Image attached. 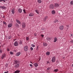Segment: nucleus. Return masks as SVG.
Masks as SVG:
<instances>
[{"label":"nucleus","mask_w":73,"mask_h":73,"mask_svg":"<svg viewBox=\"0 0 73 73\" xmlns=\"http://www.w3.org/2000/svg\"><path fill=\"white\" fill-rule=\"evenodd\" d=\"M14 64H15L14 67L15 68H18V67L20 66V63L19 61L17 60H15Z\"/></svg>","instance_id":"1"},{"label":"nucleus","mask_w":73,"mask_h":73,"mask_svg":"<svg viewBox=\"0 0 73 73\" xmlns=\"http://www.w3.org/2000/svg\"><path fill=\"white\" fill-rule=\"evenodd\" d=\"M49 8L50 9H54V5L53 4L50 5L49 6Z\"/></svg>","instance_id":"2"},{"label":"nucleus","mask_w":73,"mask_h":73,"mask_svg":"<svg viewBox=\"0 0 73 73\" xmlns=\"http://www.w3.org/2000/svg\"><path fill=\"white\" fill-rule=\"evenodd\" d=\"M51 61L52 62H55V61H56V58L55 56L52 57Z\"/></svg>","instance_id":"3"},{"label":"nucleus","mask_w":73,"mask_h":73,"mask_svg":"<svg viewBox=\"0 0 73 73\" xmlns=\"http://www.w3.org/2000/svg\"><path fill=\"white\" fill-rule=\"evenodd\" d=\"M28 46H25L24 48L25 51H27L28 50Z\"/></svg>","instance_id":"4"},{"label":"nucleus","mask_w":73,"mask_h":73,"mask_svg":"<svg viewBox=\"0 0 73 73\" xmlns=\"http://www.w3.org/2000/svg\"><path fill=\"white\" fill-rule=\"evenodd\" d=\"M60 6V5L59 4L57 3H55V5L54 6L55 7L57 8V7H58Z\"/></svg>","instance_id":"5"},{"label":"nucleus","mask_w":73,"mask_h":73,"mask_svg":"<svg viewBox=\"0 0 73 73\" xmlns=\"http://www.w3.org/2000/svg\"><path fill=\"white\" fill-rule=\"evenodd\" d=\"M12 23H10L8 26V27L9 28H11V27H12Z\"/></svg>","instance_id":"6"},{"label":"nucleus","mask_w":73,"mask_h":73,"mask_svg":"<svg viewBox=\"0 0 73 73\" xmlns=\"http://www.w3.org/2000/svg\"><path fill=\"white\" fill-rule=\"evenodd\" d=\"M14 45L15 46H18V42L17 41H15L14 43Z\"/></svg>","instance_id":"7"},{"label":"nucleus","mask_w":73,"mask_h":73,"mask_svg":"<svg viewBox=\"0 0 73 73\" xmlns=\"http://www.w3.org/2000/svg\"><path fill=\"white\" fill-rule=\"evenodd\" d=\"M6 54H2V56L1 57L2 59H4V58H5V57Z\"/></svg>","instance_id":"8"},{"label":"nucleus","mask_w":73,"mask_h":73,"mask_svg":"<svg viewBox=\"0 0 73 73\" xmlns=\"http://www.w3.org/2000/svg\"><path fill=\"white\" fill-rule=\"evenodd\" d=\"M22 27L23 28H24L25 27V23H23L22 24Z\"/></svg>","instance_id":"9"},{"label":"nucleus","mask_w":73,"mask_h":73,"mask_svg":"<svg viewBox=\"0 0 73 73\" xmlns=\"http://www.w3.org/2000/svg\"><path fill=\"white\" fill-rule=\"evenodd\" d=\"M18 43L20 45H22V43H23V41L21 40H20L19 41H18Z\"/></svg>","instance_id":"10"},{"label":"nucleus","mask_w":73,"mask_h":73,"mask_svg":"<svg viewBox=\"0 0 73 73\" xmlns=\"http://www.w3.org/2000/svg\"><path fill=\"white\" fill-rule=\"evenodd\" d=\"M48 16H46L44 19V21H45L47 19H48Z\"/></svg>","instance_id":"11"},{"label":"nucleus","mask_w":73,"mask_h":73,"mask_svg":"<svg viewBox=\"0 0 73 73\" xmlns=\"http://www.w3.org/2000/svg\"><path fill=\"white\" fill-rule=\"evenodd\" d=\"M34 16V14L33 13H31L29 14V16H31V17H32V16Z\"/></svg>","instance_id":"12"},{"label":"nucleus","mask_w":73,"mask_h":73,"mask_svg":"<svg viewBox=\"0 0 73 73\" xmlns=\"http://www.w3.org/2000/svg\"><path fill=\"white\" fill-rule=\"evenodd\" d=\"M0 8L4 9H6V7L5 6H0Z\"/></svg>","instance_id":"13"},{"label":"nucleus","mask_w":73,"mask_h":73,"mask_svg":"<svg viewBox=\"0 0 73 73\" xmlns=\"http://www.w3.org/2000/svg\"><path fill=\"white\" fill-rule=\"evenodd\" d=\"M16 21L17 23L18 24H21V22L17 19L16 20Z\"/></svg>","instance_id":"14"},{"label":"nucleus","mask_w":73,"mask_h":73,"mask_svg":"<svg viewBox=\"0 0 73 73\" xmlns=\"http://www.w3.org/2000/svg\"><path fill=\"white\" fill-rule=\"evenodd\" d=\"M11 12L13 14H14L15 13V9L13 8L11 10Z\"/></svg>","instance_id":"15"},{"label":"nucleus","mask_w":73,"mask_h":73,"mask_svg":"<svg viewBox=\"0 0 73 73\" xmlns=\"http://www.w3.org/2000/svg\"><path fill=\"white\" fill-rule=\"evenodd\" d=\"M18 11L19 13H21V12H22V9H18Z\"/></svg>","instance_id":"16"},{"label":"nucleus","mask_w":73,"mask_h":73,"mask_svg":"<svg viewBox=\"0 0 73 73\" xmlns=\"http://www.w3.org/2000/svg\"><path fill=\"white\" fill-rule=\"evenodd\" d=\"M60 29L61 30H62L63 29H64V26H61L60 27Z\"/></svg>","instance_id":"17"},{"label":"nucleus","mask_w":73,"mask_h":73,"mask_svg":"<svg viewBox=\"0 0 73 73\" xmlns=\"http://www.w3.org/2000/svg\"><path fill=\"white\" fill-rule=\"evenodd\" d=\"M51 13L52 14H53V15H54V14H55L56 13V12H55V11H54V10H53L52 11Z\"/></svg>","instance_id":"18"},{"label":"nucleus","mask_w":73,"mask_h":73,"mask_svg":"<svg viewBox=\"0 0 73 73\" xmlns=\"http://www.w3.org/2000/svg\"><path fill=\"white\" fill-rule=\"evenodd\" d=\"M15 26L16 27H17V28H18V27H19V25L17 23H16L15 24Z\"/></svg>","instance_id":"19"},{"label":"nucleus","mask_w":73,"mask_h":73,"mask_svg":"<svg viewBox=\"0 0 73 73\" xmlns=\"http://www.w3.org/2000/svg\"><path fill=\"white\" fill-rule=\"evenodd\" d=\"M54 42H56L57 41V38H54Z\"/></svg>","instance_id":"20"},{"label":"nucleus","mask_w":73,"mask_h":73,"mask_svg":"<svg viewBox=\"0 0 73 73\" xmlns=\"http://www.w3.org/2000/svg\"><path fill=\"white\" fill-rule=\"evenodd\" d=\"M20 52H18L16 54V56H19L20 54Z\"/></svg>","instance_id":"21"},{"label":"nucleus","mask_w":73,"mask_h":73,"mask_svg":"<svg viewBox=\"0 0 73 73\" xmlns=\"http://www.w3.org/2000/svg\"><path fill=\"white\" fill-rule=\"evenodd\" d=\"M50 54V52L49 51H47L46 53V55H47L48 56H49Z\"/></svg>","instance_id":"22"},{"label":"nucleus","mask_w":73,"mask_h":73,"mask_svg":"<svg viewBox=\"0 0 73 73\" xmlns=\"http://www.w3.org/2000/svg\"><path fill=\"white\" fill-rule=\"evenodd\" d=\"M46 39L47 40H48V41H50V40H51V38H50L48 37L46 38Z\"/></svg>","instance_id":"23"},{"label":"nucleus","mask_w":73,"mask_h":73,"mask_svg":"<svg viewBox=\"0 0 73 73\" xmlns=\"http://www.w3.org/2000/svg\"><path fill=\"white\" fill-rule=\"evenodd\" d=\"M34 66L36 68H37V67L38 66V64L37 63H35L34 64Z\"/></svg>","instance_id":"24"},{"label":"nucleus","mask_w":73,"mask_h":73,"mask_svg":"<svg viewBox=\"0 0 73 73\" xmlns=\"http://www.w3.org/2000/svg\"><path fill=\"white\" fill-rule=\"evenodd\" d=\"M20 72V71L19 70H17L14 73H19Z\"/></svg>","instance_id":"25"},{"label":"nucleus","mask_w":73,"mask_h":73,"mask_svg":"<svg viewBox=\"0 0 73 73\" xmlns=\"http://www.w3.org/2000/svg\"><path fill=\"white\" fill-rule=\"evenodd\" d=\"M1 46H0V53H3V50H2L1 49Z\"/></svg>","instance_id":"26"},{"label":"nucleus","mask_w":73,"mask_h":73,"mask_svg":"<svg viewBox=\"0 0 73 73\" xmlns=\"http://www.w3.org/2000/svg\"><path fill=\"white\" fill-rule=\"evenodd\" d=\"M43 45L44 46H46L47 45V44L45 43H43Z\"/></svg>","instance_id":"27"},{"label":"nucleus","mask_w":73,"mask_h":73,"mask_svg":"<svg viewBox=\"0 0 73 73\" xmlns=\"http://www.w3.org/2000/svg\"><path fill=\"white\" fill-rule=\"evenodd\" d=\"M58 70V69H55L54 70V72H57Z\"/></svg>","instance_id":"28"},{"label":"nucleus","mask_w":73,"mask_h":73,"mask_svg":"<svg viewBox=\"0 0 73 73\" xmlns=\"http://www.w3.org/2000/svg\"><path fill=\"white\" fill-rule=\"evenodd\" d=\"M35 11L38 14H39V12H38V10H36Z\"/></svg>","instance_id":"29"},{"label":"nucleus","mask_w":73,"mask_h":73,"mask_svg":"<svg viewBox=\"0 0 73 73\" xmlns=\"http://www.w3.org/2000/svg\"><path fill=\"white\" fill-rule=\"evenodd\" d=\"M70 4L71 5H73V1H71V2H70Z\"/></svg>","instance_id":"30"},{"label":"nucleus","mask_w":73,"mask_h":73,"mask_svg":"<svg viewBox=\"0 0 73 73\" xmlns=\"http://www.w3.org/2000/svg\"><path fill=\"white\" fill-rule=\"evenodd\" d=\"M31 46L33 47V48H34V47H35V45H34L33 44H32L31 45Z\"/></svg>","instance_id":"31"},{"label":"nucleus","mask_w":73,"mask_h":73,"mask_svg":"<svg viewBox=\"0 0 73 73\" xmlns=\"http://www.w3.org/2000/svg\"><path fill=\"white\" fill-rule=\"evenodd\" d=\"M38 1L39 3H41V0H38Z\"/></svg>","instance_id":"32"},{"label":"nucleus","mask_w":73,"mask_h":73,"mask_svg":"<svg viewBox=\"0 0 73 73\" xmlns=\"http://www.w3.org/2000/svg\"><path fill=\"white\" fill-rule=\"evenodd\" d=\"M3 23L4 24H5V25H7V23H6V22H5L3 21Z\"/></svg>","instance_id":"33"},{"label":"nucleus","mask_w":73,"mask_h":73,"mask_svg":"<svg viewBox=\"0 0 73 73\" xmlns=\"http://www.w3.org/2000/svg\"><path fill=\"white\" fill-rule=\"evenodd\" d=\"M58 20L57 19H56L55 20V21L54 22V23H56V22H58Z\"/></svg>","instance_id":"34"},{"label":"nucleus","mask_w":73,"mask_h":73,"mask_svg":"<svg viewBox=\"0 0 73 73\" xmlns=\"http://www.w3.org/2000/svg\"><path fill=\"white\" fill-rule=\"evenodd\" d=\"M29 38L28 37H26V40H27V41H28L29 40Z\"/></svg>","instance_id":"35"},{"label":"nucleus","mask_w":73,"mask_h":73,"mask_svg":"<svg viewBox=\"0 0 73 73\" xmlns=\"http://www.w3.org/2000/svg\"><path fill=\"white\" fill-rule=\"evenodd\" d=\"M23 11L24 13H26V12L25 11V9H23Z\"/></svg>","instance_id":"36"},{"label":"nucleus","mask_w":73,"mask_h":73,"mask_svg":"<svg viewBox=\"0 0 73 73\" xmlns=\"http://www.w3.org/2000/svg\"><path fill=\"white\" fill-rule=\"evenodd\" d=\"M30 49L32 51L33 50V48L32 47H31L30 48Z\"/></svg>","instance_id":"37"},{"label":"nucleus","mask_w":73,"mask_h":73,"mask_svg":"<svg viewBox=\"0 0 73 73\" xmlns=\"http://www.w3.org/2000/svg\"><path fill=\"white\" fill-rule=\"evenodd\" d=\"M10 54H13V53L12 52H10Z\"/></svg>","instance_id":"38"},{"label":"nucleus","mask_w":73,"mask_h":73,"mask_svg":"<svg viewBox=\"0 0 73 73\" xmlns=\"http://www.w3.org/2000/svg\"><path fill=\"white\" fill-rule=\"evenodd\" d=\"M38 46H37V48H36V50H38Z\"/></svg>","instance_id":"39"},{"label":"nucleus","mask_w":73,"mask_h":73,"mask_svg":"<svg viewBox=\"0 0 73 73\" xmlns=\"http://www.w3.org/2000/svg\"><path fill=\"white\" fill-rule=\"evenodd\" d=\"M8 38L9 39H11V36H9L8 37Z\"/></svg>","instance_id":"40"},{"label":"nucleus","mask_w":73,"mask_h":73,"mask_svg":"<svg viewBox=\"0 0 73 73\" xmlns=\"http://www.w3.org/2000/svg\"><path fill=\"white\" fill-rule=\"evenodd\" d=\"M9 72L8 71H7V72H5L4 73H8Z\"/></svg>","instance_id":"41"},{"label":"nucleus","mask_w":73,"mask_h":73,"mask_svg":"<svg viewBox=\"0 0 73 73\" xmlns=\"http://www.w3.org/2000/svg\"><path fill=\"white\" fill-rule=\"evenodd\" d=\"M7 51H9V48H7Z\"/></svg>","instance_id":"42"},{"label":"nucleus","mask_w":73,"mask_h":73,"mask_svg":"<svg viewBox=\"0 0 73 73\" xmlns=\"http://www.w3.org/2000/svg\"><path fill=\"white\" fill-rule=\"evenodd\" d=\"M70 42H71V43H73V40H72L70 41Z\"/></svg>","instance_id":"43"},{"label":"nucleus","mask_w":73,"mask_h":73,"mask_svg":"<svg viewBox=\"0 0 73 73\" xmlns=\"http://www.w3.org/2000/svg\"><path fill=\"white\" fill-rule=\"evenodd\" d=\"M41 36H42V37H44V35H41Z\"/></svg>","instance_id":"44"},{"label":"nucleus","mask_w":73,"mask_h":73,"mask_svg":"<svg viewBox=\"0 0 73 73\" xmlns=\"http://www.w3.org/2000/svg\"><path fill=\"white\" fill-rule=\"evenodd\" d=\"M47 64H49V61H47Z\"/></svg>","instance_id":"45"},{"label":"nucleus","mask_w":73,"mask_h":73,"mask_svg":"<svg viewBox=\"0 0 73 73\" xmlns=\"http://www.w3.org/2000/svg\"><path fill=\"white\" fill-rule=\"evenodd\" d=\"M2 1H3V0H0V2H1Z\"/></svg>","instance_id":"46"},{"label":"nucleus","mask_w":73,"mask_h":73,"mask_svg":"<svg viewBox=\"0 0 73 73\" xmlns=\"http://www.w3.org/2000/svg\"><path fill=\"white\" fill-rule=\"evenodd\" d=\"M30 66H32V64H30Z\"/></svg>","instance_id":"47"},{"label":"nucleus","mask_w":73,"mask_h":73,"mask_svg":"<svg viewBox=\"0 0 73 73\" xmlns=\"http://www.w3.org/2000/svg\"><path fill=\"white\" fill-rule=\"evenodd\" d=\"M3 1L4 3H5V1L4 0H3Z\"/></svg>","instance_id":"48"},{"label":"nucleus","mask_w":73,"mask_h":73,"mask_svg":"<svg viewBox=\"0 0 73 73\" xmlns=\"http://www.w3.org/2000/svg\"><path fill=\"white\" fill-rule=\"evenodd\" d=\"M34 36H37V35H36V34H34Z\"/></svg>","instance_id":"49"},{"label":"nucleus","mask_w":73,"mask_h":73,"mask_svg":"<svg viewBox=\"0 0 73 73\" xmlns=\"http://www.w3.org/2000/svg\"><path fill=\"white\" fill-rule=\"evenodd\" d=\"M71 36H73V35L72 34H71Z\"/></svg>","instance_id":"50"},{"label":"nucleus","mask_w":73,"mask_h":73,"mask_svg":"<svg viewBox=\"0 0 73 73\" xmlns=\"http://www.w3.org/2000/svg\"><path fill=\"white\" fill-rule=\"evenodd\" d=\"M66 27H69L68 25H66Z\"/></svg>","instance_id":"51"},{"label":"nucleus","mask_w":73,"mask_h":73,"mask_svg":"<svg viewBox=\"0 0 73 73\" xmlns=\"http://www.w3.org/2000/svg\"><path fill=\"white\" fill-rule=\"evenodd\" d=\"M6 67H8V65H6Z\"/></svg>","instance_id":"52"},{"label":"nucleus","mask_w":73,"mask_h":73,"mask_svg":"<svg viewBox=\"0 0 73 73\" xmlns=\"http://www.w3.org/2000/svg\"><path fill=\"white\" fill-rule=\"evenodd\" d=\"M40 60H41V58H40L39 61H40Z\"/></svg>","instance_id":"53"},{"label":"nucleus","mask_w":73,"mask_h":73,"mask_svg":"<svg viewBox=\"0 0 73 73\" xmlns=\"http://www.w3.org/2000/svg\"><path fill=\"white\" fill-rule=\"evenodd\" d=\"M73 64H72V67H73Z\"/></svg>","instance_id":"54"},{"label":"nucleus","mask_w":73,"mask_h":73,"mask_svg":"<svg viewBox=\"0 0 73 73\" xmlns=\"http://www.w3.org/2000/svg\"><path fill=\"white\" fill-rule=\"evenodd\" d=\"M30 63H31V64H32V62H30Z\"/></svg>","instance_id":"55"},{"label":"nucleus","mask_w":73,"mask_h":73,"mask_svg":"<svg viewBox=\"0 0 73 73\" xmlns=\"http://www.w3.org/2000/svg\"><path fill=\"white\" fill-rule=\"evenodd\" d=\"M1 44V42H0V45Z\"/></svg>","instance_id":"56"},{"label":"nucleus","mask_w":73,"mask_h":73,"mask_svg":"<svg viewBox=\"0 0 73 73\" xmlns=\"http://www.w3.org/2000/svg\"><path fill=\"white\" fill-rule=\"evenodd\" d=\"M7 65H8V64L7 63Z\"/></svg>","instance_id":"57"},{"label":"nucleus","mask_w":73,"mask_h":73,"mask_svg":"<svg viewBox=\"0 0 73 73\" xmlns=\"http://www.w3.org/2000/svg\"><path fill=\"white\" fill-rule=\"evenodd\" d=\"M16 40V39L14 40V41H15Z\"/></svg>","instance_id":"58"}]
</instances>
